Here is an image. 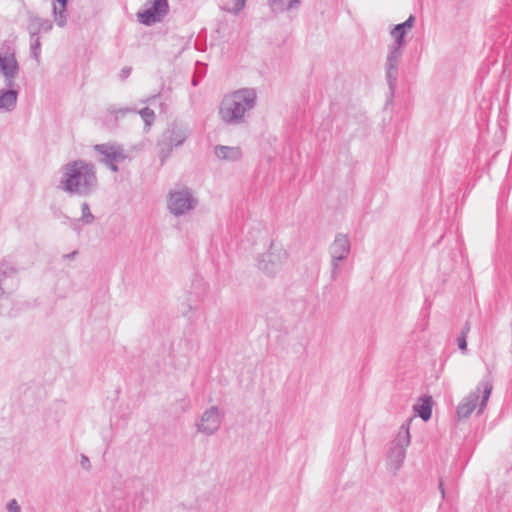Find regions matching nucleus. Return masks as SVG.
Listing matches in <instances>:
<instances>
[{
  "mask_svg": "<svg viewBox=\"0 0 512 512\" xmlns=\"http://www.w3.org/2000/svg\"><path fill=\"white\" fill-rule=\"evenodd\" d=\"M410 438L409 423H404L401 425L395 439L392 442V446L387 458L388 465L395 471H397L404 462L406 456V448L410 444Z\"/></svg>",
  "mask_w": 512,
  "mask_h": 512,
  "instance_id": "obj_7",
  "label": "nucleus"
},
{
  "mask_svg": "<svg viewBox=\"0 0 512 512\" xmlns=\"http://www.w3.org/2000/svg\"><path fill=\"white\" fill-rule=\"evenodd\" d=\"M191 135L188 125L173 122L160 136L157 142L158 157L163 164L172 154L174 148L181 147Z\"/></svg>",
  "mask_w": 512,
  "mask_h": 512,
  "instance_id": "obj_3",
  "label": "nucleus"
},
{
  "mask_svg": "<svg viewBox=\"0 0 512 512\" xmlns=\"http://www.w3.org/2000/svg\"><path fill=\"white\" fill-rule=\"evenodd\" d=\"M403 47L391 44L388 48V55L386 58L385 68H386V79L389 85V89L391 91L394 90L398 79V66L400 63V59L403 54Z\"/></svg>",
  "mask_w": 512,
  "mask_h": 512,
  "instance_id": "obj_13",
  "label": "nucleus"
},
{
  "mask_svg": "<svg viewBox=\"0 0 512 512\" xmlns=\"http://www.w3.org/2000/svg\"><path fill=\"white\" fill-rule=\"evenodd\" d=\"M138 113L141 116V118L143 119V121L145 122V125L147 127H150L153 124V122L155 121V113L149 107H145V108L141 109Z\"/></svg>",
  "mask_w": 512,
  "mask_h": 512,
  "instance_id": "obj_23",
  "label": "nucleus"
},
{
  "mask_svg": "<svg viewBox=\"0 0 512 512\" xmlns=\"http://www.w3.org/2000/svg\"><path fill=\"white\" fill-rule=\"evenodd\" d=\"M82 218L86 224L92 222V220L94 219V217L90 211V207L87 203L82 204Z\"/></svg>",
  "mask_w": 512,
  "mask_h": 512,
  "instance_id": "obj_26",
  "label": "nucleus"
},
{
  "mask_svg": "<svg viewBox=\"0 0 512 512\" xmlns=\"http://www.w3.org/2000/svg\"><path fill=\"white\" fill-rule=\"evenodd\" d=\"M415 17L410 15L403 23L397 24L391 30V36L394 39V45L403 47L405 44L404 37L406 33L413 28Z\"/></svg>",
  "mask_w": 512,
  "mask_h": 512,
  "instance_id": "obj_17",
  "label": "nucleus"
},
{
  "mask_svg": "<svg viewBox=\"0 0 512 512\" xmlns=\"http://www.w3.org/2000/svg\"><path fill=\"white\" fill-rule=\"evenodd\" d=\"M224 419V413L216 406H212L204 411L200 421L196 424L197 431L211 436L215 434Z\"/></svg>",
  "mask_w": 512,
  "mask_h": 512,
  "instance_id": "obj_12",
  "label": "nucleus"
},
{
  "mask_svg": "<svg viewBox=\"0 0 512 512\" xmlns=\"http://www.w3.org/2000/svg\"><path fill=\"white\" fill-rule=\"evenodd\" d=\"M439 488H440V491L442 493V497H444V489H443V483L440 481L439 483Z\"/></svg>",
  "mask_w": 512,
  "mask_h": 512,
  "instance_id": "obj_33",
  "label": "nucleus"
},
{
  "mask_svg": "<svg viewBox=\"0 0 512 512\" xmlns=\"http://www.w3.org/2000/svg\"><path fill=\"white\" fill-rule=\"evenodd\" d=\"M288 253L278 243L271 241L269 250L258 259V269L269 277L276 276L286 265Z\"/></svg>",
  "mask_w": 512,
  "mask_h": 512,
  "instance_id": "obj_5",
  "label": "nucleus"
},
{
  "mask_svg": "<svg viewBox=\"0 0 512 512\" xmlns=\"http://www.w3.org/2000/svg\"><path fill=\"white\" fill-rule=\"evenodd\" d=\"M131 73V68L130 67H124L122 70H121V77L123 79L127 78Z\"/></svg>",
  "mask_w": 512,
  "mask_h": 512,
  "instance_id": "obj_30",
  "label": "nucleus"
},
{
  "mask_svg": "<svg viewBox=\"0 0 512 512\" xmlns=\"http://www.w3.org/2000/svg\"><path fill=\"white\" fill-rule=\"evenodd\" d=\"M94 150L100 156L99 162L105 164L113 172H118V164L127 158L124 148L116 143L97 144L94 146Z\"/></svg>",
  "mask_w": 512,
  "mask_h": 512,
  "instance_id": "obj_9",
  "label": "nucleus"
},
{
  "mask_svg": "<svg viewBox=\"0 0 512 512\" xmlns=\"http://www.w3.org/2000/svg\"><path fill=\"white\" fill-rule=\"evenodd\" d=\"M216 157L223 161L236 162L242 158V150L237 146L217 145L214 148Z\"/></svg>",
  "mask_w": 512,
  "mask_h": 512,
  "instance_id": "obj_18",
  "label": "nucleus"
},
{
  "mask_svg": "<svg viewBox=\"0 0 512 512\" xmlns=\"http://www.w3.org/2000/svg\"><path fill=\"white\" fill-rule=\"evenodd\" d=\"M76 254H77V251H73V252H72V253H70V254H65V255L63 256V258L71 259V258H73Z\"/></svg>",
  "mask_w": 512,
  "mask_h": 512,
  "instance_id": "obj_31",
  "label": "nucleus"
},
{
  "mask_svg": "<svg viewBox=\"0 0 512 512\" xmlns=\"http://www.w3.org/2000/svg\"><path fill=\"white\" fill-rule=\"evenodd\" d=\"M351 245L347 235L337 234L329 247L331 257V278L337 280L344 270L346 260L350 254Z\"/></svg>",
  "mask_w": 512,
  "mask_h": 512,
  "instance_id": "obj_6",
  "label": "nucleus"
},
{
  "mask_svg": "<svg viewBox=\"0 0 512 512\" xmlns=\"http://www.w3.org/2000/svg\"><path fill=\"white\" fill-rule=\"evenodd\" d=\"M252 231H253V232H259V230H258V229H255V228H252Z\"/></svg>",
  "mask_w": 512,
  "mask_h": 512,
  "instance_id": "obj_34",
  "label": "nucleus"
},
{
  "mask_svg": "<svg viewBox=\"0 0 512 512\" xmlns=\"http://www.w3.org/2000/svg\"><path fill=\"white\" fill-rule=\"evenodd\" d=\"M257 90L252 87L240 88L224 96L219 107L220 119L227 125H242L256 108Z\"/></svg>",
  "mask_w": 512,
  "mask_h": 512,
  "instance_id": "obj_1",
  "label": "nucleus"
},
{
  "mask_svg": "<svg viewBox=\"0 0 512 512\" xmlns=\"http://www.w3.org/2000/svg\"><path fill=\"white\" fill-rule=\"evenodd\" d=\"M53 27L52 22L49 19L40 18L33 14L29 15L27 31L30 37L39 36L41 32L47 33Z\"/></svg>",
  "mask_w": 512,
  "mask_h": 512,
  "instance_id": "obj_16",
  "label": "nucleus"
},
{
  "mask_svg": "<svg viewBox=\"0 0 512 512\" xmlns=\"http://www.w3.org/2000/svg\"><path fill=\"white\" fill-rule=\"evenodd\" d=\"M67 4L68 0H55L53 3V15L59 27H64L67 23Z\"/></svg>",
  "mask_w": 512,
  "mask_h": 512,
  "instance_id": "obj_19",
  "label": "nucleus"
},
{
  "mask_svg": "<svg viewBox=\"0 0 512 512\" xmlns=\"http://www.w3.org/2000/svg\"><path fill=\"white\" fill-rule=\"evenodd\" d=\"M80 465L86 470H89L91 468L90 460L85 455L81 456Z\"/></svg>",
  "mask_w": 512,
  "mask_h": 512,
  "instance_id": "obj_29",
  "label": "nucleus"
},
{
  "mask_svg": "<svg viewBox=\"0 0 512 512\" xmlns=\"http://www.w3.org/2000/svg\"><path fill=\"white\" fill-rule=\"evenodd\" d=\"M247 0H232V6L227 4L224 9L230 13L238 14L245 7Z\"/></svg>",
  "mask_w": 512,
  "mask_h": 512,
  "instance_id": "obj_24",
  "label": "nucleus"
},
{
  "mask_svg": "<svg viewBox=\"0 0 512 512\" xmlns=\"http://www.w3.org/2000/svg\"><path fill=\"white\" fill-rule=\"evenodd\" d=\"M493 389L492 380L489 376L484 377L472 391L457 407L459 418H468L473 411L479 407L481 412L487 405V401Z\"/></svg>",
  "mask_w": 512,
  "mask_h": 512,
  "instance_id": "obj_4",
  "label": "nucleus"
},
{
  "mask_svg": "<svg viewBox=\"0 0 512 512\" xmlns=\"http://www.w3.org/2000/svg\"><path fill=\"white\" fill-rule=\"evenodd\" d=\"M415 411L424 421H428L432 415V402L431 398L427 397L420 405L414 407Z\"/></svg>",
  "mask_w": 512,
  "mask_h": 512,
  "instance_id": "obj_21",
  "label": "nucleus"
},
{
  "mask_svg": "<svg viewBox=\"0 0 512 512\" xmlns=\"http://www.w3.org/2000/svg\"><path fill=\"white\" fill-rule=\"evenodd\" d=\"M16 270L13 267H8L5 262L1 264L0 272V296L9 293L18 285V278Z\"/></svg>",
  "mask_w": 512,
  "mask_h": 512,
  "instance_id": "obj_14",
  "label": "nucleus"
},
{
  "mask_svg": "<svg viewBox=\"0 0 512 512\" xmlns=\"http://www.w3.org/2000/svg\"><path fill=\"white\" fill-rule=\"evenodd\" d=\"M18 90L12 87L7 89H0V111L9 113L12 112L17 105Z\"/></svg>",
  "mask_w": 512,
  "mask_h": 512,
  "instance_id": "obj_15",
  "label": "nucleus"
},
{
  "mask_svg": "<svg viewBox=\"0 0 512 512\" xmlns=\"http://www.w3.org/2000/svg\"><path fill=\"white\" fill-rule=\"evenodd\" d=\"M20 67L15 56V51L11 46L0 48V74L4 78L6 87L15 85V79L18 76Z\"/></svg>",
  "mask_w": 512,
  "mask_h": 512,
  "instance_id": "obj_10",
  "label": "nucleus"
},
{
  "mask_svg": "<svg viewBox=\"0 0 512 512\" xmlns=\"http://www.w3.org/2000/svg\"><path fill=\"white\" fill-rule=\"evenodd\" d=\"M469 330H470V327H469L468 323H466L461 333H465V336H467V333L469 332Z\"/></svg>",
  "mask_w": 512,
  "mask_h": 512,
  "instance_id": "obj_32",
  "label": "nucleus"
},
{
  "mask_svg": "<svg viewBox=\"0 0 512 512\" xmlns=\"http://www.w3.org/2000/svg\"><path fill=\"white\" fill-rule=\"evenodd\" d=\"M168 12V0H148L145 8L137 12V19L141 24L151 26L161 22Z\"/></svg>",
  "mask_w": 512,
  "mask_h": 512,
  "instance_id": "obj_11",
  "label": "nucleus"
},
{
  "mask_svg": "<svg viewBox=\"0 0 512 512\" xmlns=\"http://www.w3.org/2000/svg\"><path fill=\"white\" fill-rule=\"evenodd\" d=\"M197 203L198 200L190 188L183 187L169 193L168 208L173 215L187 214L196 207Z\"/></svg>",
  "mask_w": 512,
  "mask_h": 512,
  "instance_id": "obj_8",
  "label": "nucleus"
},
{
  "mask_svg": "<svg viewBox=\"0 0 512 512\" xmlns=\"http://www.w3.org/2000/svg\"><path fill=\"white\" fill-rule=\"evenodd\" d=\"M108 112L110 114L114 115L115 119H118L120 117H124L129 112H135V110L131 109V108H128V107H126V108H116L114 106H110L108 108Z\"/></svg>",
  "mask_w": 512,
  "mask_h": 512,
  "instance_id": "obj_25",
  "label": "nucleus"
},
{
  "mask_svg": "<svg viewBox=\"0 0 512 512\" xmlns=\"http://www.w3.org/2000/svg\"><path fill=\"white\" fill-rule=\"evenodd\" d=\"M457 344L460 350L465 351L467 349L465 333H461V335L457 338Z\"/></svg>",
  "mask_w": 512,
  "mask_h": 512,
  "instance_id": "obj_28",
  "label": "nucleus"
},
{
  "mask_svg": "<svg viewBox=\"0 0 512 512\" xmlns=\"http://www.w3.org/2000/svg\"><path fill=\"white\" fill-rule=\"evenodd\" d=\"M7 510H8V512H20L21 509H20V506H19L17 500H15V499L10 500L7 505Z\"/></svg>",
  "mask_w": 512,
  "mask_h": 512,
  "instance_id": "obj_27",
  "label": "nucleus"
},
{
  "mask_svg": "<svg viewBox=\"0 0 512 512\" xmlns=\"http://www.w3.org/2000/svg\"><path fill=\"white\" fill-rule=\"evenodd\" d=\"M273 10H293L300 6L301 0H268Z\"/></svg>",
  "mask_w": 512,
  "mask_h": 512,
  "instance_id": "obj_20",
  "label": "nucleus"
},
{
  "mask_svg": "<svg viewBox=\"0 0 512 512\" xmlns=\"http://www.w3.org/2000/svg\"><path fill=\"white\" fill-rule=\"evenodd\" d=\"M58 187L72 195H90L97 187L95 166L84 160L67 163Z\"/></svg>",
  "mask_w": 512,
  "mask_h": 512,
  "instance_id": "obj_2",
  "label": "nucleus"
},
{
  "mask_svg": "<svg viewBox=\"0 0 512 512\" xmlns=\"http://www.w3.org/2000/svg\"><path fill=\"white\" fill-rule=\"evenodd\" d=\"M30 53L31 57L39 62L41 55V41L39 36L30 37Z\"/></svg>",
  "mask_w": 512,
  "mask_h": 512,
  "instance_id": "obj_22",
  "label": "nucleus"
}]
</instances>
